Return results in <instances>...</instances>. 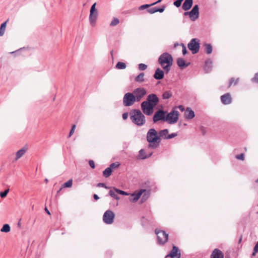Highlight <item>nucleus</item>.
I'll return each mask as SVG.
<instances>
[{"mask_svg":"<svg viewBox=\"0 0 258 258\" xmlns=\"http://www.w3.org/2000/svg\"><path fill=\"white\" fill-rule=\"evenodd\" d=\"M146 139L149 143V147L156 149L159 146L161 140L159 138L158 132L154 128H150L147 133Z\"/></svg>","mask_w":258,"mask_h":258,"instance_id":"nucleus-1","label":"nucleus"},{"mask_svg":"<svg viewBox=\"0 0 258 258\" xmlns=\"http://www.w3.org/2000/svg\"><path fill=\"white\" fill-rule=\"evenodd\" d=\"M158 61L165 72L168 73L173 64L172 55L167 52H164L159 56Z\"/></svg>","mask_w":258,"mask_h":258,"instance_id":"nucleus-2","label":"nucleus"},{"mask_svg":"<svg viewBox=\"0 0 258 258\" xmlns=\"http://www.w3.org/2000/svg\"><path fill=\"white\" fill-rule=\"evenodd\" d=\"M132 121L138 126H142L146 122L145 116L141 110L133 109L130 113Z\"/></svg>","mask_w":258,"mask_h":258,"instance_id":"nucleus-3","label":"nucleus"},{"mask_svg":"<svg viewBox=\"0 0 258 258\" xmlns=\"http://www.w3.org/2000/svg\"><path fill=\"white\" fill-rule=\"evenodd\" d=\"M96 3H95L91 7L90 15L89 17L90 25L94 27L96 25V20L98 17V11L96 9Z\"/></svg>","mask_w":258,"mask_h":258,"instance_id":"nucleus-4","label":"nucleus"},{"mask_svg":"<svg viewBox=\"0 0 258 258\" xmlns=\"http://www.w3.org/2000/svg\"><path fill=\"white\" fill-rule=\"evenodd\" d=\"M155 233L157 235L158 244L163 245L167 241L168 234L165 231L156 229Z\"/></svg>","mask_w":258,"mask_h":258,"instance_id":"nucleus-5","label":"nucleus"},{"mask_svg":"<svg viewBox=\"0 0 258 258\" xmlns=\"http://www.w3.org/2000/svg\"><path fill=\"white\" fill-rule=\"evenodd\" d=\"M178 112L177 110H173L166 115L165 121L168 122L169 124H174L177 122L178 119Z\"/></svg>","mask_w":258,"mask_h":258,"instance_id":"nucleus-6","label":"nucleus"},{"mask_svg":"<svg viewBox=\"0 0 258 258\" xmlns=\"http://www.w3.org/2000/svg\"><path fill=\"white\" fill-rule=\"evenodd\" d=\"M200 40L197 38H192L188 43L187 46L192 54L198 53L200 49Z\"/></svg>","mask_w":258,"mask_h":258,"instance_id":"nucleus-7","label":"nucleus"},{"mask_svg":"<svg viewBox=\"0 0 258 258\" xmlns=\"http://www.w3.org/2000/svg\"><path fill=\"white\" fill-rule=\"evenodd\" d=\"M184 16L188 15L192 21H195L199 17V8L198 5L194 6L192 10L189 12H186L184 13Z\"/></svg>","mask_w":258,"mask_h":258,"instance_id":"nucleus-8","label":"nucleus"},{"mask_svg":"<svg viewBox=\"0 0 258 258\" xmlns=\"http://www.w3.org/2000/svg\"><path fill=\"white\" fill-rule=\"evenodd\" d=\"M136 101L135 96L133 93H126L123 96V103L125 106H132Z\"/></svg>","mask_w":258,"mask_h":258,"instance_id":"nucleus-9","label":"nucleus"},{"mask_svg":"<svg viewBox=\"0 0 258 258\" xmlns=\"http://www.w3.org/2000/svg\"><path fill=\"white\" fill-rule=\"evenodd\" d=\"M141 109L143 112L147 115H151L154 112V107L148 102L143 101L141 104Z\"/></svg>","mask_w":258,"mask_h":258,"instance_id":"nucleus-10","label":"nucleus"},{"mask_svg":"<svg viewBox=\"0 0 258 258\" xmlns=\"http://www.w3.org/2000/svg\"><path fill=\"white\" fill-rule=\"evenodd\" d=\"M114 214L111 210H107L103 215V220L107 224H111L113 222Z\"/></svg>","mask_w":258,"mask_h":258,"instance_id":"nucleus-11","label":"nucleus"},{"mask_svg":"<svg viewBox=\"0 0 258 258\" xmlns=\"http://www.w3.org/2000/svg\"><path fill=\"white\" fill-rule=\"evenodd\" d=\"M133 93L135 96L136 101L139 102L146 94V91L143 88H138L134 90Z\"/></svg>","mask_w":258,"mask_h":258,"instance_id":"nucleus-12","label":"nucleus"},{"mask_svg":"<svg viewBox=\"0 0 258 258\" xmlns=\"http://www.w3.org/2000/svg\"><path fill=\"white\" fill-rule=\"evenodd\" d=\"M166 112L163 110H159L154 114L153 120L154 123L157 122L159 120H163L165 121Z\"/></svg>","mask_w":258,"mask_h":258,"instance_id":"nucleus-13","label":"nucleus"},{"mask_svg":"<svg viewBox=\"0 0 258 258\" xmlns=\"http://www.w3.org/2000/svg\"><path fill=\"white\" fill-rule=\"evenodd\" d=\"M144 101L148 102V103L155 107L159 103V100L156 94H151L147 96L146 100Z\"/></svg>","mask_w":258,"mask_h":258,"instance_id":"nucleus-14","label":"nucleus"},{"mask_svg":"<svg viewBox=\"0 0 258 258\" xmlns=\"http://www.w3.org/2000/svg\"><path fill=\"white\" fill-rule=\"evenodd\" d=\"M180 256L181 253L178 247L173 245L172 250L166 257H170L171 258H180Z\"/></svg>","mask_w":258,"mask_h":258,"instance_id":"nucleus-15","label":"nucleus"},{"mask_svg":"<svg viewBox=\"0 0 258 258\" xmlns=\"http://www.w3.org/2000/svg\"><path fill=\"white\" fill-rule=\"evenodd\" d=\"M145 189H141L138 192H135L131 195V197L130 198L129 200L132 202H135L137 201L141 197L143 192L145 191Z\"/></svg>","mask_w":258,"mask_h":258,"instance_id":"nucleus-16","label":"nucleus"},{"mask_svg":"<svg viewBox=\"0 0 258 258\" xmlns=\"http://www.w3.org/2000/svg\"><path fill=\"white\" fill-rule=\"evenodd\" d=\"M210 258H224V254L219 249L215 248L213 250Z\"/></svg>","mask_w":258,"mask_h":258,"instance_id":"nucleus-17","label":"nucleus"},{"mask_svg":"<svg viewBox=\"0 0 258 258\" xmlns=\"http://www.w3.org/2000/svg\"><path fill=\"white\" fill-rule=\"evenodd\" d=\"M221 101L224 104H229L231 103L232 99L229 93L225 94L221 96Z\"/></svg>","mask_w":258,"mask_h":258,"instance_id":"nucleus-18","label":"nucleus"},{"mask_svg":"<svg viewBox=\"0 0 258 258\" xmlns=\"http://www.w3.org/2000/svg\"><path fill=\"white\" fill-rule=\"evenodd\" d=\"M194 111L190 108L187 107L184 112V117L187 119H191L195 117Z\"/></svg>","mask_w":258,"mask_h":258,"instance_id":"nucleus-19","label":"nucleus"},{"mask_svg":"<svg viewBox=\"0 0 258 258\" xmlns=\"http://www.w3.org/2000/svg\"><path fill=\"white\" fill-rule=\"evenodd\" d=\"M193 4L192 0H185L182 6V9L185 11L189 10Z\"/></svg>","mask_w":258,"mask_h":258,"instance_id":"nucleus-20","label":"nucleus"},{"mask_svg":"<svg viewBox=\"0 0 258 258\" xmlns=\"http://www.w3.org/2000/svg\"><path fill=\"white\" fill-rule=\"evenodd\" d=\"M164 73L160 68L156 70L154 75V78L156 80H161L164 78Z\"/></svg>","mask_w":258,"mask_h":258,"instance_id":"nucleus-21","label":"nucleus"},{"mask_svg":"<svg viewBox=\"0 0 258 258\" xmlns=\"http://www.w3.org/2000/svg\"><path fill=\"white\" fill-rule=\"evenodd\" d=\"M212 69V61L210 59H208L205 61L204 66V70L206 73L210 72Z\"/></svg>","mask_w":258,"mask_h":258,"instance_id":"nucleus-22","label":"nucleus"},{"mask_svg":"<svg viewBox=\"0 0 258 258\" xmlns=\"http://www.w3.org/2000/svg\"><path fill=\"white\" fill-rule=\"evenodd\" d=\"M169 131L167 129H164L159 131L158 132V137L161 140V139L167 140Z\"/></svg>","mask_w":258,"mask_h":258,"instance_id":"nucleus-23","label":"nucleus"},{"mask_svg":"<svg viewBox=\"0 0 258 258\" xmlns=\"http://www.w3.org/2000/svg\"><path fill=\"white\" fill-rule=\"evenodd\" d=\"M177 63L179 67L183 69L189 65V62L186 63L184 60L182 58H178L177 60Z\"/></svg>","mask_w":258,"mask_h":258,"instance_id":"nucleus-24","label":"nucleus"},{"mask_svg":"<svg viewBox=\"0 0 258 258\" xmlns=\"http://www.w3.org/2000/svg\"><path fill=\"white\" fill-rule=\"evenodd\" d=\"M26 149L24 148L19 150L16 153V157L15 158V161L18 160L19 159L21 158L26 153Z\"/></svg>","mask_w":258,"mask_h":258,"instance_id":"nucleus-25","label":"nucleus"},{"mask_svg":"<svg viewBox=\"0 0 258 258\" xmlns=\"http://www.w3.org/2000/svg\"><path fill=\"white\" fill-rule=\"evenodd\" d=\"M151 155V153L149 155H146L145 151L143 149H141L139 151V158L141 159H145L150 157Z\"/></svg>","mask_w":258,"mask_h":258,"instance_id":"nucleus-26","label":"nucleus"},{"mask_svg":"<svg viewBox=\"0 0 258 258\" xmlns=\"http://www.w3.org/2000/svg\"><path fill=\"white\" fill-rule=\"evenodd\" d=\"M144 73H141L138 75L135 79L136 82L138 83H142L144 81Z\"/></svg>","mask_w":258,"mask_h":258,"instance_id":"nucleus-27","label":"nucleus"},{"mask_svg":"<svg viewBox=\"0 0 258 258\" xmlns=\"http://www.w3.org/2000/svg\"><path fill=\"white\" fill-rule=\"evenodd\" d=\"M112 171L110 168L107 167L103 171V175L105 177L107 178L111 175Z\"/></svg>","mask_w":258,"mask_h":258,"instance_id":"nucleus-28","label":"nucleus"},{"mask_svg":"<svg viewBox=\"0 0 258 258\" xmlns=\"http://www.w3.org/2000/svg\"><path fill=\"white\" fill-rule=\"evenodd\" d=\"M7 21L2 23L0 27V36H3L4 35Z\"/></svg>","mask_w":258,"mask_h":258,"instance_id":"nucleus-29","label":"nucleus"},{"mask_svg":"<svg viewBox=\"0 0 258 258\" xmlns=\"http://www.w3.org/2000/svg\"><path fill=\"white\" fill-rule=\"evenodd\" d=\"M172 92L170 91H166L162 94L163 99H168L172 96Z\"/></svg>","mask_w":258,"mask_h":258,"instance_id":"nucleus-30","label":"nucleus"},{"mask_svg":"<svg viewBox=\"0 0 258 258\" xmlns=\"http://www.w3.org/2000/svg\"><path fill=\"white\" fill-rule=\"evenodd\" d=\"M205 47L206 52L207 54H211L212 52V46L210 44L206 43L204 44Z\"/></svg>","mask_w":258,"mask_h":258,"instance_id":"nucleus-31","label":"nucleus"},{"mask_svg":"<svg viewBox=\"0 0 258 258\" xmlns=\"http://www.w3.org/2000/svg\"><path fill=\"white\" fill-rule=\"evenodd\" d=\"M11 228L9 224H5L3 225V227L1 229V231L2 232H8L10 231Z\"/></svg>","mask_w":258,"mask_h":258,"instance_id":"nucleus-32","label":"nucleus"},{"mask_svg":"<svg viewBox=\"0 0 258 258\" xmlns=\"http://www.w3.org/2000/svg\"><path fill=\"white\" fill-rule=\"evenodd\" d=\"M115 67L117 69L123 70V69H125L126 64L125 63H124L123 62L119 61L116 64Z\"/></svg>","mask_w":258,"mask_h":258,"instance_id":"nucleus-33","label":"nucleus"},{"mask_svg":"<svg viewBox=\"0 0 258 258\" xmlns=\"http://www.w3.org/2000/svg\"><path fill=\"white\" fill-rule=\"evenodd\" d=\"M109 195L114 199L116 200H119V198L116 194L115 191H113V190H110L109 191Z\"/></svg>","mask_w":258,"mask_h":258,"instance_id":"nucleus-34","label":"nucleus"},{"mask_svg":"<svg viewBox=\"0 0 258 258\" xmlns=\"http://www.w3.org/2000/svg\"><path fill=\"white\" fill-rule=\"evenodd\" d=\"M119 23V20L116 18H113V20L110 23V26H115L118 24Z\"/></svg>","mask_w":258,"mask_h":258,"instance_id":"nucleus-35","label":"nucleus"},{"mask_svg":"<svg viewBox=\"0 0 258 258\" xmlns=\"http://www.w3.org/2000/svg\"><path fill=\"white\" fill-rule=\"evenodd\" d=\"M73 184V180L72 179L69 180L66 182L64 183L62 187H71Z\"/></svg>","mask_w":258,"mask_h":258,"instance_id":"nucleus-36","label":"nucleus"},{"mask_svg":"<svg viewBox=\"0 0 258 258\" xmlns=\"http://www.w3.org/2000/svg\"><path fill=\"white\" fill-rule=\"evenodd\" d=\"M152 6H153V5H152V4L143 5L139 7V10L140 11H142L145 9L149 8L150 7H151Z\"/></svg>","mask_w":258,"mask_h":258,"instance_id":"nucleus-37","label":"nucleus"},{"mask_svg":"<svg viewBox=\"0 0 258 258\" xmlns=\"http://www.w3.org/2000/svg\"><path fill=\"white\" fill-rule=\"evenodd\" d=\"M119 165L120 164L118 162L112 163L110 165L109 168H110V169H111V170L112 171V169L118 167Z\"/></svg>","mask_w":258,"mask_h":258,"instance_id":"nucleus-38","label":"nucleus"},{"mask_svg":"<svg viewBox=\"0 0 258 258\" xmlns=\"http://www.w3.org/2000/svg\"><path fill=\"white\" fill-rule=\"evenodd\" d=\"M114 189L116 193L119 194L120 195H128V194L126 192L121 190L120 189H117L116 188H114Z\"/></svg>","mask_w":258,"mask_h":258,"instance_id":"nucleus-39","label":"nucleus"},{"mask_svg":"<svg viewBox=\"0 0 258 258\" xmlns=\"http://www.w3.org/2000/svg\"><path fill=\"white\" fill-rule=\"evenodd\" d=\"M239 78H237L235 81L234 78H232L230 79L229 81V87H230L233 83L234 85H236L238 82Z\"/></svg>","mask_w":258,"mask_h":258,"instance_id":"nucleus-40","label":"nucleus"},{"mask_svg":"<svg viewBox=\"0 0 258 258\" xmlns=\"http://www.w3.org/2000/svg\"><path fill=\"white\" fill-rule=\"evenodd\" d=\"M147 68V66L144 63L139 64V69L141 71H144Z\"/></svg>","mask_w":258,"mask_h":258,"instance_id":"nucleus-41","label":"nucleus"},{"mask_svg":"<svg viewBox=\"0 0 258 258\" xmlns=\"http://www.w3.org/2000/svg\"><path fill=\"white\" fill-rule=\"evenodd\" d=\"M9 191V189H6L4 191L0 192V197L2 198L6 197Z\"/></svg>","mask_w":258,"mask_h":258,"instance_id":"nucleus-42","label":"nucleus"},{"mask_svg":"<svg viewBox=\"0 0 258 258\" xmlns=\"http://www.w3.org/2000/svg\"><path fill=\"white\" fill-rule=\"evenodd\" d=\"M183 1V0H176L173 3V5L178 8L181 6V3Z\"/></svg>","mask_w":258,"mask_h":258,"instance_id":"nucleus-43","label":"nucleus"},{"mask_svg":"<svg viewBox=\"0 0 258 258\" xmlns=\"http://www.w3.org/2000/svg\"><path fill=\"white\" fill-rule=\"evenodd\" d=\"M147 12L150 14H154L157 12L156 7L152 8L151 9H148L147 10Z\"/></svg>","mask_w":258,"mask_h":258,"instance_id":"nucleus-44","label":"nucleus"},{"mask_svg":"<svg viewBox=\"0 0 258 258\" xmlns=\"http://www.w3.org/2000/svg\"><path fill=\"white\" fill-rule=\"evenodd\" d=\"M235 158L238 160H244V154L242 153L239 155H236Z\"/></svg>","mask_w":258,"mask_h":258,"instance_id":"nucleus-45","label":"nucleus"},{"mask_svg":"<svg viewBox=\"0 0 258 258\" xmlns=\"http://www.w3.org/2000/svg\"><path fill=\"white\" fill-rule=\"evenodd\" d=\"M177 136V133H172V134H169V135L168 134V137L167 138V140L176 137Z\"/></svg>","mask_w":258,"mask_h":258,"instance_id":"nucleus-46","label":"nucleus"},{"mask_svg":"<svg viewBox=\"0 0 258 258\" xmlns=\"http://www.w3.org/2000/svg\"><path fill=\"white\" fill-rule=\"evenodd\" d=\"M75 128H76V125L74 124L72 126V128H71V130L70 131V132L69 133V138L71 137L72 136V135L73 134V133H74V131H75Z\"/></svg>","mask_w":258,"mask_h":258,"instance_id":"nucleus-47","label":"nucleus"},{"mask_svg":"<svg viewBox=\"0 0 258 258\" xmlns=\"http://www.w3.org/2000/svg\"><path fill=\"white\" fill-rule=\"evenodd\" d=\"M165 6H162L160 8H158L156 7L157 12L162 13L165 10Z\"/></svg>","mask_w":258,"mask_h":258,"instance_id":"nucleus-48","label":"nucleus"},{"mask_svg":"<svg viewBox=\"0 0 258 258\" xmlns=\"http://www.w3.org/2000/svg\"><path fill=\"white\" fill-rule=\"evenodd\" d=\"M97 186L98 187H102L105 188H108L109 187L106 186L105 184L104 183H99L97 184Z\"/></svg>","mask_w":258,"mask_h":258,"instance_id":"nucleus-49","label":"nucleus"},{"mask_svg":"<svg viewBox=\"0 0 258 258\" xmlns=\"http://www.w3.org/2000/svg\"><path fill=\"white\" fill-rule=\"evenodd\" d=\"M89 164L92 168H93V169L95 168V163L93 160H90L89 161Z\"/></svg>","mask_w":258,"mask_h":258,"instance_id":"nucleus-50","label":"nucleus"},{"mask_svg":"<svg viewBox=\"0 0 258 258\" xmlns=\"http://www.w3.org/2000/svg\"><path fill=\"white\" fill-rule=\"evenodd\" d=\"M182 53H183V54L185 55L187 53L186 47L185 46V45L184 44H182Z\"/></svg>","mask_w":258,"mask_h":258,"instance_id":"nucleus-51","label":"nucleus"},{"mask_svg":"<svg viewBox=\"0 0 258 258\" xmlns=\"http://www.w3.org/2000/svg\"><path fill=\"white\" fill-rule=\"evenodd\" d=\"M252 80L258 83V73L255 74L254 77L252 79Z\"/></svg>","mask_w":258,"mask_h":258,"instance_id":"nucleus-52","label":"nucleus"},{"mask_svg":"<svg viewBox=\"0 0 258 258\" xmlns=\"http://www.w3.org/2000/svg\"><path fill=\"white\" fill-rule=\"evenodd\" d=\"M128 116L127 112H125L122 114V118L125 120L127 118Z\"/></svg>","mask_w":258,"mask_h":258,"instance_id":"nucleus-53","label":"nucleus"},{"mask_svg":"<svg viewBox=\"0 0 258 258\" xmlns=\"http://www.w3.org/2000/svg\"><path fill=\"white\" fill-rule=\"evenodd\" d=\"M253 251H254L255 252H258V241L256 242L253 248Z\"/></svg>","mask_w":258,"mask_h":258,"instance_id":"nucleus-54","label":"nucleus"},{"mask_svg":"<svg viewBox=\"0 0 258 258\" xmlns=\"http://www.w3.org/2000/svg\"><path fill=\"white\" fill-rule=\"evenodd\" d=\"M178 108L179 109V110L181 111H183L185 110V108L183 105H180L178 106Z\"/></svg>","mask_w":258,"mask_h":258,"instance_id":"nucleus-55","label":"nucleus"},{"mask_svg":"<svg viewBox=\"0 0 258 258\" xmlns=\"http://www.w3.org/2000/svg\"><path fill=\"white\" fill-rule=\"evenodd\" d=\"M93 198L95 200H97L99 199V197L96 194L93 195Z\"/></svg>","mask_w":258,"mask_h":258,"instance_id":"nucleus-56","label":"nucleus"},{"mask_svg":"<svg viewBox=\"0 0 258 258\" xmlns=\"http://www.w3.org/2000/svg\"><path fill=\"white\" fill-rule=\"evenodd\" d=\"M162 1V0H158V1H157V2H155V3H152V5H153V6H154V5H156V4H158V3H160Z\"/></svg>","mask_w":258,"mask_h":258,"instance_id":"nucleus-57","label":"nucleus"},{"mask_svg":"<svg viewBox=\"0 0 258 258\" xmlns=\"http://www.w3.org/2000/svg\"><path fill=\"white\" fill-rule=\"evenodd\" d=\"M45 212H46L48 214H49V215H50V212H49V210L47 209V208H45Z\"/></svg>","mask_w":258,"mask_h":258,"instance_id":"nucleus-58","label":"nucleus"},{"mask_svg":"<svg viewBox=\"0 0 258 258\" xmlns=\"http://www.w3.org/2000/svg\"><path fill=\"white\" fill-rule=\"evenodd\" d=\"M201 131H202V133H203V134H205V131H204V128L203 127H201Z\"/></svg>","mask_w":258,"mask_h":258,"instance_id":"nucleus-59","label":"nucleus"},{"mask_svg":"<svg viewBox=\"0 0 258 258\" xmlns=\"http://www.w3.org/2000/svg\"><path fill=\"white\" fill-rule=\"evenodd\" d=\"M256 252H254V251H253V252H252V254H251V256H255V254H256Z\"/></svg>","mask_w":258,"mask_h":258,"instance_id":"nucleus-60","label":"nucleus"},{"mask_svg":"<svg viewBox=\"0 0 258 258\" xmlns=\"http://www.w3.org/2000/svg\"><path fill=\"white\" fill-rule=\"evenodd\" d=\"M242 240V236L240 237V239H239L238 242L240 243Z\"/></svg>","mask_w":258,"mask_h":258,"instance_id":"nucleus-61","label":"nucleus"},{"mask_svg":"<svg viewBox=\"0 0 258 258\" xmlns=\"http://www.w3.org/2000/svg\"><path fill=\"white\" fill-rule=\"evenodd\" d=\"M45 180L46 182H47V181H48L47 179H45Z\"/></svg>","mask_w":258,"mask_h":258,"instance_id":"nucleus-62","label":"nucleus"},{"mask_svg":"<svg viewBox=\"0 0 258 258\" xmlns=\"http://www.w3.org/2000/svg\"><path fill=\"white\" fill-rule=\"evenodd\" d=\"M111 55H112V51H111Z\"/></svg>","mask_w":258,"mask_h":258,"instance_id":"nucleus-63","label":"nucleus"}]
</instances>
